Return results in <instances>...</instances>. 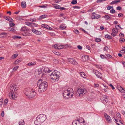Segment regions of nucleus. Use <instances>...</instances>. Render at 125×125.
<instances>
[{
    "label": "nucleus",
    "instance_id": "f257e3e1",
    "mask_svg": "<svg viewBox=\"0 0 125 125\" xmlns=\"http://www.w3.org/2000/svg\"><path fill=\"white\" fill-rule=\"evenodd\" d=\"M25 94L30 99L33 98L36 94L34 90L31 88L27 87L26 88L24 91Z\"/></svg>",
    "mask_w": 125,
    "mask_h": 125
},
{
    "label": "nucleus",
    "instance_id": "f03ea898",
    "mask_svg": "<svg viewBox=\"0 0 125 125\" xmlns=\"http://www.w3.org/2000/svg\"><path fill=\"white\" fill-rule=\"evenodd\" d=\"M18 89L17 86L15 84H13L10 87V92L9 94V97L13 99H15L17 97L16 94V91Z\"/></svg>",
    "mask_w": 125,
    "mask_h": 125
},
{
    "label": "nucleus",
    "instance_id": "7ed1b4c3",
    "mask_svg": "<svg viewBox=\"0 0 125 125\" xmlns=\"http://www.w3.org/2000/svg\"><path fill=\"white\" fill-rule=\"evenodd\" d=\"M40 81H38L37 85L39 86L38 91L39 92H42L45 91L47 87V84L42 83Z\"/></svg>",
    "mask_w": 125,
    "mask_h": 125
},
{
    "label": "nucleus",
    "instance_id": "20e7f679",
    "mask_svg": "<svg viewBox=\"0 0 125 125\" xmlns=\"http://www.w3.org/2000/svg\"><path fill=\"white\" fill-rule=\"evenodd\" d=\"M73 94L74 91L73 89L70 88L64 91L63 93V95L64 96L67 95L68 96L72 97L73 95Z\"/></svg>",
    "mask_w": 125,
    "mask_h": 125
},
{
    "label": "nucleus",
    "instance_id": "39448f33",
    "mask_svg": "<svg viewBox=\"0 0 125 125\" xmlns=\"http://www.w3.org/2000/svg\"><path fill=\"white\" fill-rule=\"evenodd\" d=\"M86 91L84 89L79 88L77 91L76 93L77 95L79 94V96H82L86 92Z\"/></svg>",
    "mask_w": 125,
    "mask_h": 125
},
{
    "label": "nucleus",
    "instance_id": "423d86ee",
    "mask_svg": "<svg viewBox=\"0 0 125 125\" xmlns=\"http://www.w3.org/2000/svg\"><path fill=\"white\" fill-rule=\"evenodd\" d=\"M57 71H54L50 75V78L53 80L57 79L59 77V75H58Z\"/></svg>",
    "mask_w": 125,
    "mask_h": 125
},
{
    "label": "nucleus",
    "instance_id": "0eeeda50",
    "mask_svg": "<svg viewBox=\"0 0 125 125\" xmlns=\"http://www.w3.org/2000/svg\"><path fill=\"white\" fill-rule=\"evenodd\" d=\"M70 46V45H61L59 44H56L53 45L52 46H53L55 49H60L65 48V47H69Z\"/></svg>",
    "mask_w": 125,
    "mask_h": 125
},
{
    "label": "nucleus",
    "instance_id": "6e6552de",
    "mask_svg": "<svg viewBox=\"0 0 125 125\" xmlns=\"http://www.w3.org/2000/svg\"><path fill=\"white\" fill-rule=\"evenodd\" d=\"M21 32H24V33H22V35L24 36H29L30 35V34L27 32V30L25 27H22L21 29Z\"/></svg>",
    "mask_w": 125,
    "mask_h": 125
},
{
    "label": "nucleus",
    "instance_id": "1a4fd4ad",
    "mask_svg": "<svg viewBox=\"0 0 125 125\" xmlns=\"http://www.w3.org/2000/svg\"><path fill=\"white\" fill-rule=\"evenodd\" d=\"M37 117L38 118L42 123L44 122L46 119V116L43 114H40Z\"/></svg>",
    "mask_w": 125,
    "mask_h": 125
},
{
    "label": "nucleus",
    "instance_id": "9d476101",
    "mask_svg": "<svg viewBox=\"0 0 125 125\" xmlns=\"http://www.w3.org/2000/svg\"><path fill=\"white\" fill-rule=\"evenodd\" d=\"M49 70V69L47 67L42 68L40 70L39 73L40 74L41 73L42 74H44V73H49L50 71Z\"/></svg>",
    "mask_w": 125,
    "mask_h": 125
},
{
    "label": "nucleus",
    "instance_id": "9b49d317",
    "mask_svg": "<svg viewBox=\"0 0 125 125\" xmlns=\"http://www.w3.org/2000/svg\"><path fill=\"white\" fill-rule=\"evenodd\" d=\"M118 29L117 28H114L112 30V33L111 34V35L114 36H115L118 32Z\"/></svg>",
    "mask_w": 125,
    "mask_h": 125
},
{
    "label": "nucleus",
    "instance_id": "f8f14e48",
    "mask_svg": "<svg viewBox=\"0 0 125 125\" xmlns=\"http://www.w3.org/2000/svg\"><path fill=\"white\" fill-rule=\"evenodd\" d=\"M93 73H94L97 77L101 78L102 77V75L101 73L98 71L96 70H94Z\"/></svg>",
    "mask_w": 125,
    "mask_h": 125
},
{
    "label": "nucleus",
    "instance_id": "ddd939ff",
    "mask_svg": "<svg viewBox=\"0 0 125 125\" xmlns=\"http://www.w3.org/2000/svg\"><path fill=\"white\" fill-rule=\"evenodd\" d=\"M68 61L70 63L73 65H76L77 64L76 61L74 59L72 58L69 59Z\"/></svg>",
    "mask_w": 125,
    "mask_h": 125
},
{
    "label": "nucleus",
    "instance_id": "4468645a",
    "mask_svg": "<svg viewBox=\"0 0 125 125\" xmlns=\"http://www.w3.org/2000/svg\"><path fill=\"white\" fill-rule=\"evenodd\" d=\"M47 81V79L45 77L43 76L42 78L40 80H39L38 81H40L42 83H47L46 81Z\"/></svg>",
    "mask_w": 125,
    "mask_h": 125
},
{
    "label": "nucleus",
    "instance_id": "2eb2a0df",
    "mask_svg": "<svg viewBox=\"0 0 125 125\" xmlns=\"http://www.w3.org/2000/svg\"><path fill=\"white\" fill-rule=\"evenodd\" d=\"M108 97H106V96H105V97H101L100 99L101 100H103V102L104 103H106L108 102Z\"/></svg>",
    "mask_w": 125,
    "mask_h": 125
},
{
    "label": "nucleus",
    "instance_id": "dca6fc26",
    "mask_svg": "<svg viewBox=\"0 0 125 125\" xmlns=\"http://www.w3.org/2000/svg\"><path fill=\"white\" fill-rule=\"evenodd\" d=\"M4 18L5 19L8 20L9 22H13L14 21L13 19L11 18L10 17L5 16H4Z\"/></svg>",
    "mask_w": 125,
    "mask_h": 125
},
{
    "label": "nucleus",
    "instance_id": "f3484780",
    "mask_svg": "<svg viewBox=\"0 0 125 125\" xmlns=\"http://www.w3.org/2000/svg\"><path fill=\"white\" fill-rule=\"evenodd\" d=\"M77 121V124H79V123H80L81 124H82V125L83 124V123H84L85 122V121L83 119H79L77 120H75L74 121Z\"/></svg>",
    "mask_w": 125,
    "mask_h": 125
},
{
    "label": "nucleus",
    "instance_id": "a211bd4d",
    "mask_svg": "<svg viewBox=\"0 0 125 125\" xmlns=\"http://www.w3.org/2000/svg\"><path fill=\"white\" fill-rule=\"evenodd\" d=\"M34 122L35 124L36 125H39L42 123L38 118H37V117L36 118V120Z\"/></svg>",
    "mask_w": 125,
    "mask_h": 125
},
{
    "label": "nucleus",
    "instance_id": "6ab92c4d",
    "mask_svg": "<svg viewBox=\"0 0 125 125\" xmlns=\"http://www.w3.org/2000/svg\"><path fill=\"white\" fill-rule=\"evenodd\" d=\"M100 15L97 14L93 15L91 16V18L92 19H97L100 18Z\"/></svg>",
    "mask_w": 125,
    "mask_h": 125
},
{
    "label": "nucleus",
    "instance_id": "aec40b11",
    "mask_svg": "<svg viewBox=\"0 0 125 125\" xmlns=\"http://www.w3.org/2000/svg\"><path fill=\"white\" fill-rule=\"evenodd\" d=\"M118 90L121 92L123 93H124L125 91L124 89L121 87L120 86H118L117 87Z\"/></svg>",
    "mask_w": 125,
    "mask_h": 125
},
{
    "label": "nucleus",
    "instance_id": "412c9836",
    "mask_svg": "<svg viewBox=\"0 0 125 125\" xmlns=\"http://www.w3.org/2000/svg\"><path fill=\"white\" fill-rule=\"evenodd\" d=\"M41 26L42 27L50 30H52V28L50 27L49 26L47 25L43 24Z\"/></svg>",
    "mask_w": 125,
    "mask_h": 125
},
{
    "label": "nucleus",
    "instance_id": "4be33fe9",
    "mask_svg": "<svg viewBox=\"0 0 125 125\" xmlns=\"http://www.w3.org/2000/svg\"><path fill=\"white\" fill-rule=\"evenodd\" d=\"M89 57L87 55L83 56L82 58L83 60L84 61H86L87 60L89 59Z\"/></svg>",
    "mask_w": 125,
    "mask_h": 125
},
{
    "label": "nucleus",
    "instance_id": "5701e85b",
    "mask_svg": "<svg viewBox=\"0 0 125 125\" xmlns=\"http://www.w3.org/2000/svg\"><path fill=\"white\" fill-rule=\"evenodd\" d=\"M21 6L22 8H25L26 7V2L25 1L22 2L21 3Z\"/></svg>",
    "mask_w": 125,
    "mask_h": 125
},
{
    "label": "nucleus",
    "instance_id": "b1692460",
    "mask_svg": "<svg viewBox=\"0 0 125 125\" xmlns=\"http://www.w3.org/2000/svg\"><path fill=\"white\" fill-rule=\"evenodd\" d=\"M104 115L106 120L108 122L109 121V116L106 113L104 114Z\"/></svg>",
    "mask_w": 125,
    "mask_h": 125
},
{
    "label": "nucleus",
    "instance_id": "393cba45",
    "mask_svg": "<svg viewBox=\"0 0 125 125\" xmlns=\"http://www.w3.org/2000/svg\"><path fill=\"white\" fill-rule=\"evenodd\" d=\"M21 61V60L20 59H17L14 61L13 64H17L20 62Z\"/></svg>",
    "mask_w": 125,
    "mask_h": 125
},
{
    "label": "nucleus",
    "instance_id": "a878e982",
    "mask_svg": "<svg viewBox=\"0 0 125 125\" xmlns=\"http://www.w3.org/2000/svg\"><path fill=\"white\" fill-rule=\"evenodd\" d=\"M66 28V26L64 24H62L60 27V28L62 30Z\"/></svg>",
    "mask_w": 125,
    "mask_h": 125
},
{
    "label": "nucleus",
    "instance_id": "bb28decb",
    "mask_svg": "<svg viewBox=\"0 0 125 125\" xmlns=\"http://www.w3.org/2000/svg\"><path fill=\"white\" fill-rule=\"evenodd\" d=\"M79 73L81 76L83 78H85V77L86 75L83 72H82Z\"/></svg>",
    "mask_w": 125,
    "mask_h": 125
},
{
    "label": "nucleus",
    "instance_id": "cd10ccee",
    "mask_svg": "<svg viewBox=\"0 0 125 125\" xmlns=\"http://www.w3.org/2000/svg\"><path fill=\"white\" fill-rule=\"evenodd\" d=\"M24 124V122L23 120L22 119L20 120L19 122V125H23Z\"/></svg>",
    "mask_w": 125,
    "mask_h": 125
},
{
    "label": "nucleus",
    "instance_id": "c85d7f7f",
    "mask_svg": "<svg viewBox=\"0 0 125 125\" xmlns=\"http://www.w3.org/2000/svg\"><path fill=\"white\" fill-rule=\"evenodd\" d=\"M38 24L34 23H31V26L32 27L34 28V27L37 26Z\"/></svg>",
    "mask_w": 125,
    "mask_h": 125
},
{
    "label": "nucleus",
    "instance_id": "c756f323",
    "mask_svg": "<svg viewBox=\"0 0 125 125\" xmlns=\"http://www.w3.org/2000/svg\"><path fill=\"white\" fill-rule=\"evenodd\" d=\"M53 7L56 9H59L60 8V6L57 4H54Z\"/></svg>",
    "mask_w": 125,
    "mask_h": 125
},
{
    "label": "nucleus",
    "instance_id": "7c9ffc66",
    "mask_svg": "<svg viewBox=\"0 0 125 125\" xmlns=\"http://www.w3.org/2000/svg\"><path fill=\"white\" fill-rule=\"evenodd\" d=\"M77 121H73L72 123L73 125H84V124L82 125V124H81L80 123H79V124H77Z\"/></svg>",
    "mask_w": 125,
    "mask_h": 125
},
{
    "label": "nucleus",
    "instance_id": "2f4dec72",
    "mask_svg": "<svg viewBox=\"0 0 125 125\" xmlns=\"http://www.w3.org/2000/svg\"><path fill=\"white\" fill-rule=\"evenodd\" d=\"M35 64V62H32L29 63H28V65L30 66L34 65V64Z\"/></svg>",
    "mask_w": 125,
    "mask_h": 125
},
{
    "label": "nucleus",
    "instance_id": "473e14b6",
    "mask_svg": "<svg viewBox=\"0 0 125 125\" xmlns=\"http://www.w3.org/2000/svg\"><path fill=\"white\" fill-rule=\"evenodd\" d=\"M47 15H42L40 17V19H42L43 18H46L47 17Z\"/></svg>",
    "mask_w": 125,
    "mask_h": 125
},
{
    "label": "nucleus",
    "instance_id": "72a5a7b5",
    "mask_svg": "<svg viewBox=\"0 0 125 125\" xmlns=\"http://www.w3.org/2000/svg\"><path fill=\"white\" fill-rule=\"evenodd\" d=\"M9 31H11L12 32H15L16 30L15 29V28L14 27H13L12 28H10Z\"/></svg>",
    "mask_w": 125,
    "mask_h": 125
},
{
    "label": "nucleus",
    "instance_id": "f704fd0d",
    "mask_svg": "<svg viewBox=\"0 0 125 125\" xmlns=\"http://www.w3.org/2000/svg\"><path fill=\"white\" fill-rule=\"evenodd\" d=\"M77 3V1L76 0H73L71 2V3L72 4H76Z\"/></svg>",
    "mask_w": 125,
    "mask_h": 125
},
{
    "label": "nucleus",
    "instance_id": "c9c22d12",
    "mask_svg": "<svg viewBox=\"0 0 125 125\" xmlns=\"http://www.w3.org/2000/svg\"><path fill=\"white\" fill-rule=\"evenodd\" d=\"M18 55L17 54H15L13 55L12 56V58L13 59L15 58Z\"/></svg>",
    "mask_w": 125,
    "mask_h": 125
},
{
    "label": "nucleus",
    "instance_id": "e433bc0d",
    "mask_svg": "<svg viewBox=\"0 0 125 125\" xmlns=\"http://www.w3.org/2000/svg\"><path fill=\"white\" fill-rule=\"evenodd\" d=\"M15 19L17 20H21L22 19L21 17L17 16L15 17Z\"/></svg>",
    "mask_w": 125,
    "mask_h": 125
},
{
    "label": "nucleus",
    "instance_id": "4c0bfd02",
    "mask_svg": "<svg viewBox=\"0 0 125 125\" xmlns=\"http://www.w3.org/2000/svg\"><path fill=\"white\" fill-rule=\"evenodd\" d=\"M53 52L56 55H59L60 53L58 51H54Z\"/></svg>",
    "mask_w": 125,
    "mask_h": 125
},
{
    "label": "nucleus",
    "instance_id": "58836bf2",
    "mask_svg": "<svg viewBox=\"0 0 125 125\" xmlns=\"http://www.w3.org/2000/svg\"><path fill=\"white\" fill-rule=\"evenodd\" d=\"M35 34H37V35H40L41 34V33L38 30L35 33Z\"/></svg>",
    "mask_w": 125,
    "mask_h": 125
},
{
    "label": "nucleus",
    "instance_id": "ea45409f",
    "mask_svg": "<svg viewBox=\"0 0 125 125\" xmlns=\"http://www.w3.org/2000/svg\"><path fill=\"white\" fill-rule=\"evenodd\" d=\"M8 102V99H6L4 101V104H6Z\"/></svg>",
    "mask_w": 125,
    "mask_h": 125
},
{
    "label": "nucleus",
    "instance_id": "a19ab883",
    "mask_svg": "<svg viewBox=\"0 0 125 125\" xmlns=\"http://www.w3.org/2000/svg\"><path fill=\"white\" fill-rule=\"evenodd\" d=\"M37 30H36V29L34 28L32 29L31 30L35 34L36 32L37 31Z\"/></svg>",
    "mask_w": 125,
    "mask_h": 125
},
{
    "label": "nucleus",
    "instance_id": "79ce46f5",
    "mask_svg": "<svg viewBox=\"0 0 125 125\" xmlns=\"http://www.w3.org/2000/svg\"><path fill=\"white\" fill-rule=\"evenodd\" d=\"M117 115L118 116V118H121V116L120 114L119 113V112H118L116 113Z\"/></svg>",
    "mask_w": 125,
    "mask_h": 125
},
{
    "label": "nucleus",
    "instance_id": "37998d69",
    "mask_svg": "<svg viewBox=\"0 0 125 125\" xmlns=\"http://www.w3.org/2000/svg\"><path fill=\"white\" fill-rule=\"evenodd\" d=\"M115 10L113 9H112L111 10L110 12L111 13H115Z\"/></svg>",
    "mask_w": 125,
    "mask_h": 125
},
{
    "label": "nucleus",
    "instance_id": "c03bdc74",
    "mask_svg": "<svg viewBox=\"0 0 125 125\" xmlns=\"http://www.w3.org/2000/svg\"><path fill=\"white\" fill-rule=\"evenodd\" d=\"M31 23L30 22H25V24L28 26H31Z\"/></svg>",
    "mask_w": 125,
    "mask_h": 125
},
{
    "label": "nucleus",
    "instance_id": "a18cd8bd",
    "mask_svg": "<svg viewBox=\"0 0 125 125\" xmlns=\"http://www.w3.org/2000/svg\"><path fill=\"white\" fill-rule=\"evenodd\" d=\"M19 67V66H16L13 68V70H14V71H15Z\"/></svg>",
    "mask_w": 125,
    "mask_h": 125
},
{
    "label": "nucleus",
    "instance_id": "49530a36",
    "mask_svg": "<svg viewBox=\"0 0 125 125\" xmlns=\"http://www.w3.org/2000/svg\"><path fill=\"white\" fill-rule=\"evenodd\" d=\"M30 21L32 22L36 21V19L34 18H31L30 19Z\"/></svg>",
    "mask_w": 125,
    "mask_h": 125
},
{
    "label": "nucleus",
    "instance_id": "de8ad7c7",
    "mask_svg": "<svg viewBox=\"0 0 125 125\" xmlns=\"http://www.w3.org/2000/svg\"><path fill=\"white\" fill-rule=\"evenodd\" d=\"M101 39L100 38H97L95 39V41L96 42H99L101 41Z\"/></svg>",
    "mask_w": 125,
    "mask_h": 125
},
{
    "label": "nucleus",
    "instance_id": "09e8293b",
    "mask_svg": "<svg viewBox=\"0 0 125 125\" xmlns=\"http://www.w3.org/2000/svg\"><path fill=\"white\" fill-rule=\"evenodd\" d=\"M15 25V24L14 23H10L9 24V25L10 27H12Z\"/></svg>",
    "mask_w": 125,
    "mask_h": 125
},
{
    "label": "nucleus",
    "instance_id": "8fccbe9b",
    "mask_svg": "<svg viewBox=\"0 0 125 125\" xmlns=\"http://www.w3.org/2000/svg\"><path fill=\"white\" fill-rule=\"evenodd\" d=\"M100 57L102 59H104L106 58V57L103 55H100Z\"/></svg>",
    "mask_w": 125,
    "mask_h": 125
},
{
    "label": "nucleus",
    "instance_id": "3c124183",
    "mask_svg": "<svg viewBox=\"0 0 125 125\" xmlns=\"http://www.w3.org/2000/svg\"><path fill=\"white\" fill-rule=\"evenodd\" d=\"M125 40V39L124 38H121L119 39L120 41H122L123 42H124Z\"/></svg>",
    "mask_w": 125,
    "mask_h": 125
},
{
    "label": "nucleus",
    "instance_id": "603ef678",
    "mask_svg": "<svg viewBox=\"0 0 125 125\" xmlns=\"http://www.w3.org/2000/svg\"><path fill=\"white\" fill-rule=\"evenodd\" d=\"M1 115L2 117H4V112L3 111L1 112Z\"/></svg>",
    "mask_w": 125,
    "mask_h": 125
},
{
    "label": "nucleus",
    "instance_id": "864d4df0",
    "mask_svg": "<svg viewBox=\"0 0 125 125\" xmlns=\"http://www.w3.org/2000/svg\"><path fill=\"white\" fill-rule=\"evenodd\" d=\"M116 3V0H114L112 2H111V4H114L115 3Z\"/></svg>",
    "mask_w": 125,
    "mask_h": 125
},
{
    "label": "nucleus",
    "instance_id": "5fc2aeb1",
    "mask_svg": "<svg viewBox=\"0 0 125 125\" xmlns=\"http://www.w3.org/2000/svg\"><path fill=\"white\" fill-rule=\"evenodd\" d=\"M77 47L78 48V49L79 50H81L82 49V47L80 46V45H78L77 46Z\"/></svg>",
    "mask_w": 125,
    "mask_h": 125
},
{
    "label": "nucleus",
    "instance_id": "6e6d98bb",
    "mask_svg": "<svg viewBox=\"0 0 125 125\" xmlns=\"http://www.w3.org/2000/svg\"><path fill=\"white\" fill-rule=\"evenodd\" d=\"M104 17L106 18V19L108 20L109 18V16L108 15H105Z\"/></svg>",
    "mask_w": 125,
    "mask_h": 125
},
{
    "label": "nucleus",
    "instance_id": "4d7b16f0",
    "mask_svg": "<svg viewBox=\"0 0 125 125\" xmlns=\"http://www.w3.org/2000/svg\"><path fill=\"white\" fill-rule=\"evenodd\" d=\"M105 37L106 38H109V35H106L105 36Z\"/></svg>",
    "mask_w": 125,
    "mask_h": 125
},
{
    "label": "nucleus",
    "instance_id": "13d9d810",
    "mask_svg": "<svg viewBox=\"0 0 125 125\" xmlns=\"http://www.w3.org/2000/svg\"><path fill=\"white\" fill-rule=\"evenodd\" d=\"M123 15V14L121 13H119L118 14V16L119 17H122Z\"/></svg>",
    "mask_w": 125,
    "mask_h": 125
},
{
    "label": "nucleus",
    "instance_id": "bf43d9fd",
    "mask_svg": "<svg viewBox=\"0 0 125 125\" xmlns=\"http://www.w3.org/2000/svg\"><path fill=\"white\" fill-rule=\"evenodd\" d=\"M110 87H111L113 90L115 89L114 87L111 84H110Z\"/></svg>",
    "mask_w": 125,
    "mask_h": 125
},
{
    "label": "nucleus",
    "instance_id": "052dcab7",
    "mask_svg": "<svg viewBox=\"0 0 125 125\" xmlns=\"http://www.w3.org/2000/svg\"><path fill=\"white\" fill-rule=\"evenodd\" d=\"M120 52L121 53H124L125 52V51L124 50H121L120 51Z\"/></svg>",
    "mask_w": 125,
    "mask_h": 125
},
{
    "label": "nucleus",
    "instance_id": "680f3d73",
    "mask_svg": "<svg viewBox=\"0 0 125 125\" xmlns=\"http://www.w3.org/2000/svg\"><path fill=\"white\" fill-rule=\"evenodd\" d=\"M60 9L61 10H65V8L63 7H60Z\"/></svg>",
    "mask_w": 125,
    "mask_h": 125
},
{
    "label": "nucleus",
    "instance_id": "e2e57ef3",
    "mask_svg": "<svg viewBox=\"0 0 125 125\" xmlns=\"http://www.w3.org/2000/svg\"><path fill=\"white\" fill-rule=\"evenodd\" d=\"M15 37L14 38H21V37H20V36H14Z\"/></svg>",
    "mask_w": 125,
    "mask_h": 125
},
{
    "label": "nucleus",
    "instance_id": "0e129e2a",
    "mask_svg": "<svg viewBox=\"0 0 125 125\" xmlns=\"http://www.w3.org/2000/svg\"><path fill=\"white\" fill-rule=\"evenodd\" d=\"M74 32L76 34H77L79 33V31L78 30H75Z\"/></svg>",
    "mask_w": 125,
    "mask_h": 125
},
{
    "label": "nucleus",
    "instance_id": "69168bd1",
    "mask_svg": "<svg viewBox=\"0 0 125 125\" xmlns=\"http://www.w3.org/2000/svg\"><path fill=\"white\" fill-rule=\"evenodd\" d=\"M108 49V47H106L104 48V51H107V49Z\"/></svg>",
    "mask_w": 125,
    "mask_h": 125
},
{
    "label": "nucleus",
    "instance_id": "338daca9",
    "mask_svg": "<svg viewBox=\"0 0 125 125\" xmlns=\"http://www.w3.org/2000/svg\"><path fill=\"white\" fill-rule=\"evenodd\" d=\"M121 8L120 6H118L117 7V10H121Z\"/></svg>",
    "mask_w": 125,
    "mask_h": 125
},
{
    "label": "nucleus",
    "instance_id": "774afa93",
    "mask_svg": "<svg viewBox=\"0 0 125 125\" xmlns=\"http://www.w3.org/2000/svg\"><path fill=\"white\" fill-rule=\"evenodd\" d=\"M86 48L87 49H88V50H90V47L89 46L87 45L86 47Z\"/></svg>",
    "mask_w": 125,
    "mask_h": 125
}]
</instances>
